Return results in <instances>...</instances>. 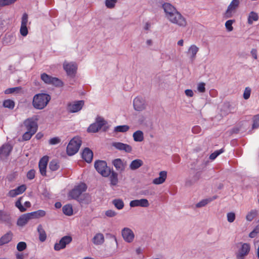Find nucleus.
<instances>
[{
    "mask_svg": "<svg viewBox=\"0 0 259 259\" xmlns=\"http://www.w3.org/2000/svg\"><path fill=\"white\" fill-rule=\"evenodd\" d=\"M51 99V96L47 94H37L33 96L32 105L36 109H43L47 106Z\"/></svg>",
    "mask_w": 259,
    "mask_h": 259,
    "instance_id": "f257e3e1",
    "label": "nucleus"
},
{
    "mask_svg": "<svg viewBox=\"0 0 259 259\" xmlns=\"http://www.w3.org/2000/svg\"><path fill=\"white\" fill-rule=\"evenodd\" d=\"M168 20L171 23L175 24L180 27H186L187 25L186 18L178 11L171 16Z\"/></svg>",
    "mask_w": 259,
    "mask_h": 259,
    "instance_id": "f03ea898",
    "label": "nucleus"
},
{
    "mask_svg": "<svg viewBox=\"0 0 259 259\" xmlns=\"http://www.w3.org/2000/svg\"><path fill=\"white\" fill-rule=\"evenodd\" d=\"M81 145V140L78 137H75L69 142L67 147V153L69 156H72L76 153Z\"/></svg>",
    "mask_w": 259,
    "mask_h": 259,
    "instance_id": "7ed1b4c3",
    "label": "nucleus"
},
{
    "mask_svg": "<svg viewBox=\"0 0 259 259\" xmlns=\"http://www.w3.org/2000/svg\"><path fill=\"white\" fill-rule=\"evenodd\" d=\"M95 167L97 171L103 177H107L109 176L111 169L108 167L105 161L98 160L95 162Z\"/></svg>",
    "mask_w": 259,
    "mask_h": 259,
    "instance_id": "20e7f679",
    "label": "nucleus"
},
{
    "mask_svg": "<svg viewBox=\"0 0 259 259\" xmlns=\"http://www.w3.org/2000/svg\"><path fill=\"white\" fill-rule=\"evenodd\" d=\"M87 187L84 183H81L74 187V188L69 192L68 196L71 199L78 200L82 195V193L85 192Z\"/></svg>",
    "mask_w": 259,
    "mask_h": 259,
    "instance_id": "39448f33",
    "label": "nucleus"
},
{
    "mask_svg": "<svg viewBox=\"0 0 259 259\" xmlns=\"http://www.w3.org/2000/svg\"><path fill=\"white\" fill-rule=\"evenodd\" d=\"M41 80L46 83L54 85L56 87H60L63 85V82L57 77H52L46 73L41 74Z\"/></svg>",
    "mask_w": 259,
    "mask_h": 259,
    "instance_id": "423d86ee",
    "label": "nucleus"
},
{
    "mask_svg": "<svg viewBox=\"0 0 259 259\" xmlns=\"http://www.w3.org/2000/svg\"><path fill=\"white\" fill-rule=\"evenodd\" d=\"M37 120L38 118L36 116L25 120L24 125L26 130L32 132V134H35L37 130Z\"/></svg>",
    "mask_w": 259,
    "mask_h": 259,
    "instance_id": "0eeeda50",
    "label": "nucleus"
},
{
    "mask_svg": "<svg viewBox=\"0 0 259 259\" xmlns=\"http://www.w3.org/2000/svg\"><path fill=\"white\" fill-rule=\"evenodd\" d=\"M106 123V121L102 118H98L97 119L95 122L91 124L88 128V132L89 133H97L104 125Z\"/></svg>",
    "mask_w": 259,
    "mask_h": 259,
    "instance_id": "6e6552de",
    "label": "nucleus"
},
{
    "mask_svg": "<svg viewBox=\"0 0 259 259\" xmlns=\"http://www.w3.org/2000/svg\"><path fill=\"white\" fill-rule=\"evenodd\" d=\"M72 240V238L70 236H65L63 237L59 241L54 245V250L56 251H59L61 249H64L66 247V245L69 244Z\"/></svg>",
    "mask_w": 259,
    "mask_h": 259,
    "instance_id": "1a4fd4ad",
    "label": "nucleus"
},
{
    "mask_svg": "<svg viewBox=\"0 0 259 259\" xmlns=\"http://www.w3.org/2000/svg\"><path fill=\"white\" fill-rule=\"evenodd\" d=\"M121 235L124 240L127 243L132 242L135 238L133 231L129 228L125 227L121 230Z\"/></svg>",
    "mask_w": 259,
    "mask_h": 259,
    "instance_id": "9d476101",
    "label": "nucleus"
},
{
    "mask_svg": "<svg viewBox=\"0 0 259 259\" xmlns=\"http://www.w3.org/2000/svg\"><path fill=\"white\" fill-rule=\"evenodd\" d=\"M84 104L83 101H77L70 103L67 106V110L70 113H75L80 111Z\"/></svg>",
    "mask_w": 259,
    "mask_h": 259,
    "instance_id": "9b49d317",
    "label": "nucleus"
},
{
    "mask_svg": "<svg viewBox=\"0 0 259 259\" xmlns=\"http://www.w3.org/2000/svg\"><path fill=\"white\" fill-rule=\"evenodd\" d=\"M133 105L135 110L141 111L146 107L145 100L141 97H137L133 101Z\"/></svg>",
    "mask_w": 259,
    "mask_h": 259,
    "instance_id": "f8f14e48",
    "label": "nucleus"
},
{
    "mask_svg": "<svg viewBox=\"0 0 259 259\" xmlns=\"http://www.w3.org/2000/svg\"><path fill=\"white\" fill-rule=\"evenodd\" d=\"M162 8L165 13V17L167 19L178 11L174 6L168 3H164L162 5Z\"/></svg>",
    "mask_w": 259,
    "mask_h": 259,
    "instance_id": "ddd939ff",
    "label": "nucleus"
},
{
    "mask_svg": "<svg viewBox=\"0 0 259 259\" xmlns=\"http://www.w3.org/2000/svg\"><path fill=\"white\" fill-rule=\"evenodd\" d=\"M28 18V15L26 13H24L21 18V27L20 29V33L23 36H26L28 34V29L27 28Z\"/></svg>",
    "mask_w": 259,
    "mask_h": 259,
    "instance_id": "4468645a",
    "label": "nucleus"
},
{
    "mask_svg": "<svg viewBox=\"0 0 259 259\" xmlns=\"http://www.w3.org/2000/svg\"><path fill=\"white\" fill-rule=\"evenodd\" d=\"M63 68L68 75L73 76L76 73L77 67L74 63L64 62Z\"/></svg>",
    "mask_w": 259,
    "mask_h": 259,
    "instance_id": "2eb2a0df",
    "label": "nucleus"
},
{
    "mask_svg": "<svg viewBox=\"0 0 259 259\" xmlns=\"http://www.w3.org/2000/svg\"><path fill=\"white\" fill-rule=\"evenodd\" d=\"M239 0H233L228 7L227 10L225 13L226 18H230L232 16V13H234L235 10L238 8L239 5Z\"/></svg>",
    "mask_w": 259,
    "mask_h": 259,
    "instance_id": "dca6fc26",
    "label": "nucleus"
},
{
    "mask_svg": "<svg viewBox=\"0 0 259 259\" xmlns=\"http://www.w3.org/2000/svg\"><path fill=\"white\" fill-rule=\"evenodd\" d=\"M112 146L119 151H123L126 153H130L132 151L131 146L121 142H113Z\"/></svg>",
    "mask_w": 259,
    "mask_h": 259,
    "instance_id": "f3484780",
    "label": "nucleus"
},
{
    "mask_svg": "<svg viewBox=\"0 0 259 259\" xmlns=\"http://www.w3.org/2000/svg\"><path fill=\"white\" fill-rule=\"evenodd\" d=\"M250 251V245L248 243H243L241 248L239 249L236 257L237 259H244Z\"/></svg>",
    "mask_w": 259,
    "mask_h": 259,
    "instance_id": "a211bd4d",
    "label": "nucleus"
},
{
    "mask_svg": "<svg viewBox=\"0 0 259 259\" xmlns=\"http://www.w3.org/2000/svg\"><path fill=\"white\" fill-rule=\"evenodd\" d=\"M130 206L131 207L138 206L147 207L149 206V203L148 200L145 198L141 199H136L132 200L130 203Z\"/></svg>",
    "mask_w": 259,
    "mask_h": 259,
    "instance_id": "6ab92c4d",
    "label": "nucleus"
},
{
    "mask_svg": "<svg viewBox=\"0 0 259 259\" xmlns=\"http://www.w3.org/2000/svg\"><path fill=\"white\" fill-rule=\"evenodd\" d=\"M49 158L47 156H45L42 157L38 163V167L39 169V172L40 174L43 176H46V168L48 164Z\"/></svg>",
    "mask_w": 259,
    "mask_h": 259,
    "instance_id": "aec40b11",
    "label": "nucleus"
},
{
    "mask_svg": "<svg viewBox=\"0 0 259 259\" xmlns=\"http://www.w3.org/2000/svg\"><path fill=\"white\" fill-rule=\"evenodd\" d=\"M199 50V48L195 45H192L189 48L186 53L192 62L195 60Z\"/></svg>",
    "mask_w": 259,
    "mask_h": 259,
    "instance_id": "412c9836",
    "label": "nucleus"
},
{
    "mask_svg": "<svg viewBox=\"0 0 259 259\" xmlns=\"http://www.w3.org/2000/svg\"><path fill=\"white\" fill-rule=\"evenodd\" d=\"M32 219L33 218L30 212L23 214L18 218L17 225L20 227H23L27 224L29 220Z\"/></svg>",
    "mask_w": 259,
    "mask_h": 259,
    "instance_id": "4be33fe9",
    "label": "nucleus"
},
{
    "mask_svg": "<svg viewBox=\"0 0 259 259\" xmlns=\"http://www.w3.org/2000/svg\"><path fill=\"white\" fill-rule=\"evenodd\" d=\"M12 150V147L10 144H7L3 145L0 148V158L1 159H5L7 157Z\"/></svg>",
    "mask_w": 259,
    "mask_h": 259,
    "instance_id": "5701e85b",
    "label": "nucleus"
},
{
    "mask_svg": "<svg viewBox=\"0 0 259 259\" xmlns=\"http://www.w3.org/2000/svg\"><path fill=\"white\" fill-rule=\"evenodd\" d=\"M26 189L25 185H22L15 189L10 190L8 193V196L11 197H14L17 195L23 193Z\"/></svg>",
    "mask_w": 259,
    "mask_h": 259,
    "instance_id": "b1692460",
    "label": "nucleus"
},
{
    "mask_svg": "<svg viewBox=\"0 0 259 259\" xmlns=\"http://www.w3.org/2000/svg\"><path fill=\"white\" fill-rule=\"evenodd\" d=\"M201 173L197 171L192 177L187 179L186 181L185 184L187 186H191L196 183L201 178Z\"/></svg>",
    "mask_w": 259,
    "mask_h": 259,
    "instance_id": "393cba45",
    "label": "nucleus"
},
{
    "mask_svg": "<svg viewBox=\"0 0 259 259\" xmlns=\"http://www.w3.org/2000/svg\"><path fill=\"white\" fill-rule=\"evenodd\" d=\"M93 153L89 148H85L82 153V158L88 163H90L93 159Z\"/></svg>",
    "mask_w": 259,
    "mask_h": 259,
    "instance_id": "a878e982",
    "label": "nucleus"
},
{
    "mask_svg": "<svg viewBox=\"0 0 259 259\" xmlns=\"http://www.w3.org/2000/svg\"><path fill=\"white\" fill-rule=\"evenodd\" d=\"M159 176L153 180L152 183L155 185H159L163 183L167 177V172L166 171H161L159 172Z\"/></svg>",
    "mask_w": 259,
    "mask_h": 259,
    "instance_id": "bb28decb",
    "label": "nucleus"
},
{
    "mask_svg": "<svg viewBox=\"0 0 259 259\" xmlns=\"http://www.w3.org/2000/svg\"><path fill=\"white\" fill-rule=\"evenodd\" d=\"M109 177L110 184L111 186H116L118 183V174L114 170H111Z\"/></svg>",
    "mask_w": 259,
    "mask_h": 259,
    "instance_id": "cd10ccee",
    "label": "nucleus"
},
{
    "mask_svg": "<svg viewBox=\"0 0 259 259\" xmlns=\"http://www.w3.org/2000/svg\"><path fill=\"white\" fill-rule=\"evenodd\" d=\"M112 163L117 171L122 172L124 170L125 165L121 159L117 158L114 159Z\"/></svg>",
    "mask_w": 259,
    "mask_h": 259,
    "instance_id": "c85d7f7f",
    "label": "nucleus"
},
{
    "mask_svg": "<svg viewBox=\"0 0 259 259\" xmlns=\"http://www.w3.org/2000/svg\"><path fill=\"white\" fill-rule=\"evenodd\" d=\"M12 237L13 233L10 231L3 235L0 238V246L8 243L11 241L12 239Z\"/></svg>",
    "mask_w": 259,
    "mask_h": 259,
    "instance_id": "c756f323",
    "label": "nucleus"
},
{
    "mask_svg": "<svg viewBox=\"0 0 259 259\" xmlns=\"http://www.w3.org/2000/svg\"><path fill=\"white\" fill-rule=\"evenodd\" d=\"M104 242V236L103 234L99 233L96 234L93 238L94 244L99 245L102 244Z\"/></svg>",
    "mask_w": 259,
    "mask_h": 259,
    "instance_id": "7c9ffc66",
    "label": "nucleus"
},
{
    "mask_svg": "<svg viewBox=\"0 0 259 259\" xmlns=\"http://www.w3.org/2000/svg\"><path fill=\"white\" fill-rule=\"evenodd\" d=\"M143 164V162L142 160L140 159H137L133 160L130 164V168L131 170H134L140 167H141Z\"/></svg>",
    "mask_w": 259,
    "mask_h": 259,
    "instance_id": "2f4dec72",
    "label": "nucleus"
},
{
    "mask_svg": "<svg viewBox=\"0 0 259 259\" xmlns=\"http://www.w3.org/2000/svg\"><path fill=\"white\" fill-rule=\"evenodd\" d=\"M81 205L89 204L91 202V198L89 195L84 194L82 195L80 198L77 200Z\"/></svg>",
    "mask_w": 259,
    "mask_h": 259,
    "instance_id": "473e14b6",
    "label": "nucleus"
},
{
    "mask_svg": "<svg viewBox=\"0 0 259 259\" xmlns=\"http://www.w3.org/2000/svg\"><path fill=\"white\" fill-rule=\"evenodd\" d=\"M133 137L135 142H142L144 139V133L142 131H137L133 133Z\"/></svg>",
    "mask_w": 259,
    "mask_h": 259,
    "instance_id": "72a5a7b5",
    "label": "nucleus"
},
{
    "mask_svg": "<svg viewBox=\"0 0 259 259\" xmlns=\"http://www.w3.org/2000/svg\"><path fill=\"white\" fill-rule=\"evenodd\" d=\"M37 231L39 234V240L42 242H44L46 240L47 235L41 225L38 226Z\"/></svg>",
    "mask_w": 259,
    "mask_h": 259,
    "instance_id": "f704fd0d",
    "label": "nucleus"
},
{
    "mask_svg": "<svg viewBox=\"0 0 259 259\" xmlns=\"http://www.w3.org/2000/svg\"><path fill=\"white\" fill-rule=\"evenodd\" d=\"M258 16L257 13L254 12H251L248 16L247 22L249 24H252L253 21L258 20Z\"/></svg>",
    "mask_w": 259,
    "mask_h": 259,
    "instance_id": "c9c22d12",
    "label": "nucleus"
},
{
    "mask_svg": "<svg viewBox=\"0 0 259 259\" xmlns=\"http://www.w3.org/2000/svg\"><path fill=\"white\" fill-rule=\"evenodd\" d=\"M130 126L127 125H118L114 127V132L115 133H125L128 131Z\"/></svg>",
    "mask_w": 259,
    "mask_h": 259,
    "instance_id": "e433bc0d",
    "label": "nucleus"
},
{
    "mask_svg": "<svg viewBox=\"0 0 259 259\" xmlns=\"http://www.w3.org/2000/svg\"><path fill=\"white\" fill-rule=\"evenodd\" d=\"M63 213L68 216H70L73 214L72 207L71 204H66L62 208Z\"/></svg>",
    "mask_w": 259,
    "mask_h": 259,
    "instance_id": "4c0bfd02",
    "label": "nucleus"
},
{
    "mask_svg": "<svg viewBox=\"0 0 259 259\" xmlns=\"http://www.w3.org/2000/svg\"><path fill=\"white\" fill-rule=\"evenodd\" d=\"M112 203L118 209H121L124 207V203L122 200L120 199H115L112 201Z\"/></svg>",
    "mask_w": 259,
    "mask_h": 259,
    "instance_id": "58836bf2",
    "label": "nucleus"
},
{
    "mask_svg": "<svg viewBox=\"0 0 259 259\" xmlns=\"http://www.w3.org/2000/svg\"><path fill=\"white\" fill-rule=\"evenodd\" d=\"M33 219L43 217L46 215V211L44 210H38L35 211L30 212Z\"/></svg>",
    "mask_w": 259,
    "mask_h": 259,
    "instance_id": "ea45409f",
    "label": "nucleus"
},
{
    "mask_svg": "<svg viewBox=\"0 0 259 259\" xmlns=\"http://www.w3.org/2000/svg\"><path fill=\"white\" fill-rule=\"evenodd\" d=\"M22 90L21 87H17L15 88H8L5 91V94H10L13 93H19Z\"/></svg>",
    "mask_w": 259,
    "mask_h": 259,
    "instance_id": "a19ab883",
    "label": "nucleus"
},
{
    "mask_svg": "<svg viewBox=\"0 0 259 259\" xmlns=\"http://www.w3.org/2000/svg\"><path fill=\"white\" fill-rule=\"evenodd\" d=\"M257 215V210L252 209L246 215V219L248 221H251Z\"/></svg>",
    "mask_w": 259,
    "mask_h": 259,
    "instance_id": "79ce46f5",
    "label": "nucleus"
},
{
    "mask_svg": "<svg viewBox=\"0 0 259 259\" xmlns=\"http://www.w3.org/2000/svg\"><path fill=\"white\" fill-rule=\"evenodd\" d=\"M117 3V0H105V5L107 8L112 9H113Z\"/></svg>",
    "mask_w": 259,
    "mask_h": 259,
    "instance_id": "37998d69",
    "label": "nucleus"
},
{
    "mask_svg": "<svg viewBox=\"0 0 259 259\" xmlns=\"http://www.w3.org/2000/svg\"><path fill=\"white\" fill-rule=\"evenodd\" d=\"M59 168V164L56 160L51 161L49 164V168L52 171L57 170Z\"/></svg>",
    "mask_w": 259,
    "mask_h": 259,
    "instance_id": "c03bdc74",
    "label": "nucleus"
},
{
    "mask_svg": "<svg viewBox=\"0 0 259 259\" xmlns=\"http://www.w3.org/2000/svg\"><path fill=\"white\" fill-rule=\"evenodd\" d=\"M22 197H20L15 202V206L21 212H24L26 210V208L22 204L21 200Z\"/></svg>",
    "mask_w": 259,
    "mask_h": 259,
    "instance_id": "a18cd8bd",
    "label": "nucleus"
},
{
    "mask_svg": "<svg viewBox=\"0 0 259 259\" xmlns=\"http://www.w3.org/2000/svg\"><path fill=\"white\" fill-rule=\"evenodd\" d=\"M9 220V215L2 210H0V221L3 222H8Z\"/></svg>",
    "mask_w": 259,
    "mask_h": 259,
    "instance_id": "49530a36",
    "label": "nucleus"
},
{
    "mask_svg": "<svg viewBox=\"0 0 259 259\" xmlns=\"http://www.w3.org/2000/svg\"><path fill=\"white\" fill-rule=\"evenodd\" d=\"M3 106L6 108L13 109L14 107V102L11 100H6L3 102Z\"/></svg>",
    "mask_w": 259,
    "mask_h": 259,
    "instance_id": "de8ad7c7",
    "label": "nucleus"
},
{
    "mask_svg": "<svg viewBox=\"0 0 259 259\" xmlns=\"http://www.w3.org/2000/svg\"><path fill=\"white\" fill-rule=\"evenodd\" d=\"M210 202V199H208L207 198L203 199L196 204V207L197 208L204 207Z\"/></svg>",
    "mask_w": 259,
    "mask_h": 259,
    "instance_id": "09e8293b",
    "label": "nucleus"
},
{
    "mask_svg": "<svg viewBox=\"0 0 259 259\" xmlns=\"http://www.w3.org/2000/svg\"><path fill=\"white\" fill-rule=\"evenodd\" d=\"M259 127V114L253 116V124L252 128L253 129L257 128Z\"/></svg>",
    "mask_w": 259,
    "mask_h": 259,
    "instance_id": "8fccbe9b",
    "label": "nucleus"
},
{
    "mask_svg": "<svg viewBox=\"0 0 259 259\" xmlns=\"http://www.w3.org/2000/svg\"><path fill=\"white\" fill-rule=\"evenodd\" d=\"M16 1L17 0H0V7L11 5Z\"/></svg>",
    "mask_w": 259,
    "mask_h": 259,
    "instance_id": "3c124183",
    "label": "nucleus"
},
{
    "mask_svg": "<svg viewBox=\"0 0 259 259\" xmlns=\"http://www.w3.org/2000/svg\"><path fill=\"white\" fill-rule=\"evenodd\" d=\"M234 22V20H229L226 22L225 27L228 31H232L233 30L232 24Z\"/></svg>",
    "mask_w": 259,
    "mask_h": 259,
    "instance_id": "603ef678",
    "label": "nucleus"
},
{
    "mask_svg": "<svg viewBox=\"0 0 259 259\" xmlns=\"http://www.w3.org/2000/svg\"><path fill=\"white\" fill-rule=\"evenodd\" d=\"M26 243L25 242H20L17 245V249L19 251H22L26 248Z\"/></svg>",
    "mask_w": 259,
    "mask_h": 259,
    "instance_id": "864d4df0",
    "label": "nucleus"
},
{
    "mask_svg": "<svg viewBox=\"0 0 259 259\" xmlns=\"http://www.w3.org/2000/svg\"><path fill=\"white\" fill-rule=\"evenodd\" d=\"M34 134H32V132L27 131L22 136L23 140L24 141L29 140Z\"/></svg>",
    "mask_w": 259,
    "mask_h": 259,
    "instance_id": "5fc2aeb1",
    "label": "nucleus"
},
{
    "mask_svg": "<svg viewBox=\"0 0 259 259\" xmlns=\"http://www.w3.org/2000/svg\"><path fill=\"white\" fill-rule=\"evenodd\" d=\"M251 89L249 87L245 88L243 93V98L245 100L249 99L250 96Z\"/></svg>",
    "mask_w": 259,
    "mask_h": 259,
    "instance_id": "6e6d98bb",
    "label": "nucleus"
},
{
    "mask_svg": "<svg viewBox=\"0 0 259 259\" xmlns=\"http://www.w3.org/2000/svg\"><path fill=\"white\" fill-rule=\"evenodd\" d=\"M223 150L222 149L214 151L213 153L211 154L209 156V158L211 160H214L218 156H219L220 154L223 152Z\"/></svg>",
    "mask_w": 259,
    "mask_h": 259,
    "instance_id": "4d7b16f0",
    "label": "nucleus"
},
{
    "mask_svg": "<svg viewBox=\"0 0 259 259\" xmlns=\"http://www.w3.org/2000/svg\"><path fill=\"white\" fill-rule=\"evenodd\" d=\"M258 233H259V225H257L253 231L249 233V236L250 238H254Z\"/></svg>",
    "mask_w": 259,
    "mask_h": 259,
    "instance_id": "13d9d810",
    "label": "nucleus"
},
{
    "mask_svg": "<svg viewBox=\"0 0 259 259\" xmlns=\"http://www.w3.org/2000/svg\"><path fill=\"white\" fill-rule=\"evenodd\" d=\"M61 142V139L59 137H54L50 139L49 143L50 145H54L59 144Z\"/></svg>",
    "mask_w": 259,
    "mask_h": 259,
    "instance_id": "bf43d9fd",
    "label": "nucleus"
},
{
    "mask_svg": "<svg viewBox=\"0 0 259 259\" xmlns=\"http://www.w3.org/2000/svg\"><path fill=\"white\" fill-rule=\"evenodd\" d=\"M205 84L204 82H200L197 85V90L200 93H204L205 92Z\"/></svg>",
    "mask_w": 259,
    "mask_h": 259,
    "instance_id": "052dcab7",
    "label": "nucleus"
},
{
    "mask_svg": "<svg viewBox=\"0 0 259 259\" xmlns=\"http://www.w3.org/2000/svg\"><path fill=\"white\" fill-rule=\"evenodd\" d=\"M227 220L230 223H232L235 219V214L234 212H229L227 213Z\"/></svg>",
    "mask_w": 259,
    "mask_h": 259,
    "instance_id": "680f3d73",
    "label": "nucleus"
},
{
    "mask_svg": "<svg viewBox=\"0 0 259 259\" xmlns=\"http://www.w3.org/2000/svg\"><path fill=\"white\" fill-rule=\"evenodd\" d=\"M35 171L34 169H30L27 174V178L29 180H32L35 177Z\"/></svg>",
    "mask_w": 259,
    "mask_h": 259,
    "instance_id": "e2e57ef3",
    "label": "nucleus"
},
{
    "mask_svg": "<svg viewBox=\"0 0 259 259\" xmlns=\"http://www.w3.org/2000/svg\"><path fill=\"white\" fill-rule=\"evenodd\" d=\"M105 214L108 217H113L116 215V212L113 210L109 209L105 212Z\"/></svg>",
    "mask_w": 259,
    "mask_h": 259,
    "instance_id": "0e129e2a",
    "label": "nucleus"
},
{
    "mask_svg": "<svg viewBox=\"0 0 259 259\" xmlns=\"http://www.w3.org/2000/svg\"><path fill=\"white\" fill-rule=\"evenodd\" d=\"M185 93L187 97H192L193 96L194 94L192 90L187 89L185 91Z\"/></svg>",
    "mask_w": 259,
    "mask_h": 259,
    "instance_id": "69168bd1",
    "label": "nucleus"
},
{
    "mask_svg": "<svg viewBox=\"0 0 259 259\" xmlns=\"http://www.w3.org/2000/svg\"><path fill=\"white\" fill-rule=\"evenodd\" d=\"M192 132L194 134H198L201 131V128L199 126H196L192 128Z\"/></svg>",
    "mask_w": 259,
    "mask_h": 259,
    "instance_id": "338daca9",
    "label": "nucleus"
},
{
    "mask_svg": "<svg viewBox=\"0 0 259 259\" xmlns=\"http://www.w3.org/2000/svg\"><path fill=\"white\" fill-rule=\"evenodd\" d=\"M251 54L254 59H257V50L255 49H253L251 51Z\"/></svg>",
    "mask_w": 259,
    "mask_h": 259,
    "instance_id": "774afa93",
    "label": "nucleus"
}]
</instances>
